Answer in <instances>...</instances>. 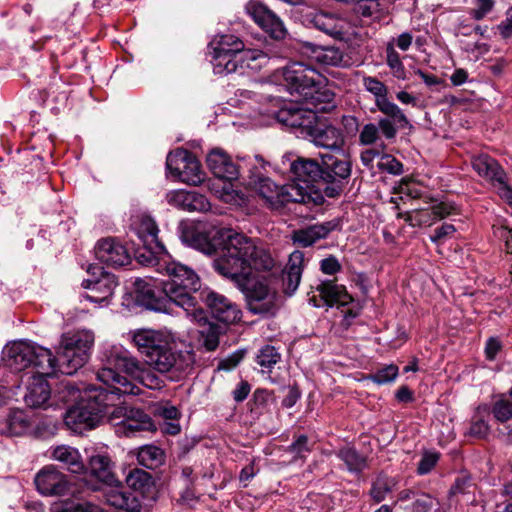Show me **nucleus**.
Wrapping results in <instances>:
<instances>
[{
  "label": "nucleus",
  "instance_id": "f257e3e1",
  "mask_svg": "<svg viewBox=\"0 0 512 512\" xmlns=\"http://www.w3.org/2000/svg\"><path fill=\"white\" fill-rule=\"evenodd\" d=\"M196 241L203 253L217 255L213 263L215 270L241 290L251 313L276 314L280 307L277 291L252 278V270L268 271L274 265L270 253L262 244L218 225H213L207 236H199Z\"/></svg>",
  "mask_w": 512,
  "mask_h": 512
},
{
  "label": "nucleus",
  "instance_id": "f03ea898",
  "mask_svg": "<svg viewBox=\"0 0 512 512\" xmlns=\"http://www.w3.org/2000/svg\"><path fill=\"white\" fill-rule=\"evenodd\" d=\"M97 378L107 387H91L85 389L82 401L70 407L64 417L66 426L76 433L94 428L102 419L107 409L116 405L120 396L139 395V386L120 376L112 368H102Z\"/></svg>",
  "mask_w": 512,
  "mask_h": 512
},
{
  "label": "nucleus",
  "instance_id": "7ed1b4c3",
  "mask_svg": "<svg viewBox=\"0 0 512 512\" xmlns=\"http://www.w3.org/2000/svg\"><path fill=\"white\" fill-rule=\"evenodd\" d=\"M133 343L143 356L145 364L161 374H170L171 379L188 375L195 364L191 350L177 349L173 338L161 330L138 329L133 333Z\"/></svg>",
  "mask_w": 512,
  "mask_h": 512
},
{
  "label": "nucleus",
  "instance_id": "20e7f679",
  "mask_svg": "<svg viewBox=\"0 0 512 512\" xmlns=\"http://www.w3.org/2000/svg\"><path fill=\"white\" fill-rule=\"evenodd\" d=\"M290 171L304 182L321 183L324 193L330 198L339 196L351 176L349 160L331 154L321 156V163L313 159L298 158L290 165Z\"/></svg>",
  "mask_w": 512,
  "mask_h": 512
},
{
  "label": "nucleus",
  "instance_id": "39448f33",
  "mask_svg": "<svg viewBox=\"0 0 512 512\" xmlns=\"http://www.w3.org/2000/svg\"><path fill=\"white\" fill-rule=\"evenodd\" d=\"M158 270L168 277L162 280V292L187 312L196 311L197 298L194 295L200 289V278L196 272L179 262H157Z\"/></svg>",
  "mask_w": 512,
  "mask_h": 512
},
{
  "label": "nucleus",
  "instance_id": "423d86ee",
  "mask_svg": "<svg viewBox=\"0 0 512 512\" xmlns=\"http://www.w3.org/2000/svg\"><path fill=\"white\" fill-rule=\"evenodd\" d=\"M212 64L216 74H230L249 67L258 52L245 49L243 41L231 34L218 35L209 43Z\"/></svg>",
  "mask_w": 512,
  "mask_h": 512
},
{
  "label": "nucleus",
  "instance_id": "0eeeda50",
  "mask_svg": "<svg viewBox=\"0 0 512 512\" xmlns=\"http://www.w3.org/2000/svg\"><path fill=\"white\" fill-rule=\"evenodd\" d=\"M363 86L374 95L377 109L386 116L378 121L381 133L386 139H394L398 129L412 127L399 106L388 99V88L382 81L366 76L363 78Z\"/></svg>",
  "mask_w": 512,
  "mask_h": 512
},
{
  "label": "nucleus",
  "instance_id": "6e6552de",
  "mask_svg": "<svg viewBox=\"0 0 512 512\" xmlns=\"http://www.w3.org/2000/svg\"><path fill=\"white\" fill-rule=\"evenodd\" d=\"M94 343V335L89 331L64 334L58 348L59 372L73 375L85 365Z\"/></svg>",
  "mask_w": 512,
  "mask_h": 512
},
{
  "label": "nucleus",
  "instance_id": "1a4fd4ad",
  "mask_svg": "<svg viewBox=\"0 0 512 512\" xmlns=\"http://www.w3.org/2000/svg\"><path fill=\"white\" fill-rule=\"evenodd\" d=\"M283 78L290 95L297 101H303L306 96L312 95L311 91H315L321 75L307 64L293 62L284 68Z\"/></svg>",
  "mask_w": 512,
  "mask_h": 512
},
{
  "label": "nucleus",
  "instance_id": "9d476101",
  "mask_svg": "<svg viewBox=\"0 0 512 512\" xmlns=\"http://www.w3.org/2000/svg\"><path fill=\"white\" fill-rule=\"evenodd\" d=\"M166 168L174 177L189 185H199L205 178L199 161L186 149L178 148L170 152L167 155Z\"/></svg>",
  "mask_w": 512,
  "mask_h": 512
},
{
  "label": "nucleus",
  "instance_id": "9b49d317",
  "mask_svg": "<svg viewBox=\"0 0 512 512\" xmlns=\"http://www.w3.org/2000/svg\"><path fill=\"white\" fill-rule=\"evenodd\" d=\"M294 175L291 183L281 186L280 201L283 202L281 211L291 209V205H304L311 209L323 204L324 197L314 189V182H304Z\"/></svg>",
  "mask_w": 512,
  "mask_h": 512
},
{
  "label": "nucleus",
  "instance_id": "f8f14e48",
  "mask_svg": "<svg viewBox=\"0 0 512 512\" xmlns=\"http://www.w3.org/2000/svg\"><path fill=\"white\" fill-rule=\"evenodd\" d=\"M87 272L92 278L82 282V286L89 290L85 298L94 303L107 301L114 293L117 281L114 275L103 271L102 267L90 265Z\"/></svg>",
  "mask_w": 512,
  "mask_h": 512
},
{
  "label": "nucleus",
  "instance_id": "ddd939ff",
  "mask_svg": "<svg viewBox=\"0 0 512 512\" xmlns=\"http://www.w3.org/2000/svg\"><path fill=\"white\" fill-rule=\"evenodd\" d=\"M246 12L262 29L275 40H282L287 34L283 21L266 4L251 0L245 6Z\"/></svg>",
  "mask_w": 512,
  "mask_h": 512
},
{
  "label": "nucleus",
  "instance_id": "4468645a",
  "mask_svg": "<svg viewBox=\"0 0 512 512\" xmlns=\"http://www.w3.org/2000/svg\"><path fill=\"white\" fill-rule=\"evenodd\" d=\"M248 173L247 186L264 200L269 209L281 212V186L266 177L258 167L251 168Z\"/></svg>",
  "mask_w": 512,
  "mask_h": 512
},
{
  "label": "nucleus",
  "instance_id": "2eb2a0df",
  "mask_svg": "<svg viewBox=\"0 0 512 512\" xmlns=\"http://www.w3.org/2000/svg\"><path fill=\"white\" fill-rule=\"evenodd\" d=\"M275 117L278 122L291 128L300 129L301 133L305 135L318 118L312 108L293 102L279 109Z\"/></svg>",
  "mask_w": 512,
  "mask_h": 512
},
{
  "label": "nucleus",
  "instance_id": "dca6fc26",
  "mask_svg": "<svg viewBox=\"0 0 512 512\" xmlns=\"http://www.w3.org/2000/svg\"><path fill=\"white\" fill-rule=\"evenodd\" d=\"M34 483L38 492L44 496H64L70 490L67 475L52 465L42 468L36 474Z\"/></svg>",
  "mask_w": 512,
  "mask_h": 512
},
{
  "label": "nucleus",
  "instance_id": "f3484780",
  "mask_svg": "<svg viewBox=\"0 0 512 512\" xmlns=\"http://www.w3.org/2000/svg\"><path fill=\"white\" fill-rule=\"evenodd\" d=\"M200 297L219 322L232 324L240 320L241 311L224 295L209 290L200 292Z\"/></svg>",
  "mask_w": 512,
  "mask_h": 512
},
{
  "label": "nucleus",
  "instance_id": "a211bd4d",
  "mask_svg": "<svg viewBox=\"0 0 512 512\" xmlns=\"http://www.w3.org/2000/svg\"><path fill=\"white\" fill-rule=\"evenodd\" d=\"M306 136L317 147L332 151H341L345 143L344 135L339 128L318 119L308 130Z\"/></svg>",
  "mask_w": 512,
  "mask_h": 512
},
{
  "label": "nucleus",
  "instance_id": "6ab92c4d",
  "mask_svg": "<svg viewBox=\"0 0 512 512\" xmlns=\"http://www.w3.org/2000/svg\"><path fill=\"white\" fill-rule=\"evenodd\" d=\"M95 255L99 261L113 268L122 267L131 262L126 247L112 237L103 238L97 242Z\"/></svg>",
  "mask_w": 512,
  "mask_h": 512
},
{
  "label": "nucleus",
  "instance_id": "aec40b11",
  "mask_svg": "<svg viewBox=\"0 0 512 512\" xmlns=\"http://www.w3.org/2000/svg\"><path fill=\"white\" fill-rule=\"evenodd\" d=\"M340 229V220L332 219L323 223H316L297 230L291 234V240L294 245L302 248L310 247L321 239Z\"/></svg>",
  "mask_w": 512,
  "mask_h": 512
},
{
  "label": "nucleus",
  "instance_id": "412c9836",
  "mask_svg": "<svg viewBox=\"0 0 512 512\" xmlns=\"http://www.w3.org/2000/svg\"><path fill=\"white\" fill-rule=\"evenodd\" d=\"M134 285L137 302L151 310L166 311L168 304L172 303L170 298L162 292L160 283V287H156L144 279H137Z\"/></svg>",
  "mask_w": 512,
  "mask_h": 512
},
{
  "label": "nucleus",
  "instance_id": "4be33fe9",
  "mask_svg": "<svg viewBox=\"0 0 512 512\" xmlns=\"http://www.w3.org/2000/svg\"><path fill=\"white\" fill-rule=\"evenodd\" d=\"M34 344L26 341H16L8 344L3 349L2 359L10 369L20 372L31 366Z\"/></svg>",
  "mask_w": 512,
  "mask_h": 512
},
{
  "label": "nucleus",
  "instance_id": "5701e85b",
  "mask_svg": "<svg viewBox=\"0 0 512 512\" xmlns=\"http://www.w3.org/2000/svg\"><path fill=\"white\" fill-rule=\"evenodd\" d=\"M302 50L313 60L325 66L346 67L349 65V58L341 49L334 46H319L305 42L302 45Z\"/></svg>",
  "mask_w": 512,
  "mask_h": 512
},
{
  "label": "nucleus",
  "instance_id": "b1692460",
  "mask_svg": "<svg viewBox=\"0 0 512 512\" xmlns=\"http://www.w3.org/2000/svg\"><path fill=\"white\" fill-rule=\"evenodd\" d=\"M207 166L213 175L219 179L232 181L239 176V167L222 149H213L206 158Z\"/></svg>",
  "mask_w": 512,
  "mask_h": 512
},
{
  "label": "nucleus",
  "instance_id": "393cba45",
  "mask_svg": "<svg viewBox=\"0 0 512 512\" xmlns=\"http://www.w3.org/2000/svg\"><path fill=\"white\" fill-rule=\"evenodd\" d=\"M132 225L144 246H150L152 249V245H155L158 251H165V246L158 239L159 229L153 218L142 214L136 217Z\"/></svg>",
  "mask_w": 512,
  "mask_h": 512
},
{
  "label": "nucleus",
  "instance_id": "a878e982",
  "mask_svg": "<svg viewBox=\"0 0 512 512\" xmlns=\"http://www.w3.org/2000/svg\"><path fill=\"white\" fill-rule=\"evenodd\" d=\"M107 362L109 366H106L105 368H112L116 373L117 371L115 369L121 370L135 380L146 365L145 362L142 363L128 351L112 352L108 357ZM118 374L122 376L119 372Z\"/></svg>",
  "mask_w": 512,
  "mask_h": 512
},
{
  "label": "nucleus",
  "instance_id": "bb28decb",
  "mask_svg": "<svg viewBox=\"0 0 512 512\" xmlns=\"http://www.w3.org/2000/svg\"><path fill=\"white\" fill-rule=\"evenodd\" d=\"M304 265V253L296 250L291 253L283 272V290L285 294L292 295L298 288Z\"/></svg>",
  "mask_w": 512,
  "mask_h": 512
},
{
  "label": "nucleus",
  "instance_id": "cd10ccee",
  "mask_svg": "<svg viewBox=\"0 0 512 512\" xmlns=\"http://www.w3.org/2000/svg\"><path fill=\"white\" fill-rule=\"evenodd\" d=\"M473 169L482 177L496 181L499 184L507 186L505 184L506 174L499 163L492 157L486 154H482L472 159Z\"/></svg>",
  "mask_w": 512,
  "mask_h": 512
},
{
  "label": "nucleus",
  "instance_id": "c85d7f7f",
  "mask_svg": "<svg viewBox=\"0 0 512 512\" xmlns=\"http://www.w3.org/2000/svg\"><path fill=\"white\" fill-rule=\"evenodd\" d=\"M315 289L319 292L320 298L329 307H332L334 304L345 306L352 302V297L348 294L345 287L336 284L334 281H323Z\"/></svg>",
  "mask_w": 512,
  "mask_h": 512
},
{
  "label": "nucleus",
  "instance_id": "c756f323",
  "mask_svg": "<svg viewBox=\"0 0 512 512\" xmlns=\"http://www.w3.org/2000/svg\"><path fill=\"white\" fill-rule=\"evenodd\" d=\"M311 22L316 29L335 39H343L346 34L345 21L335 15L324 12L317 13Z\"/></svg>",
  "mask_w": 512,
  "mask_h": 512
},
{
  "label": "nucleus",
  "instance_id": "7c9ffc66",
  "mask_svg": "<svg viewBox=\"0 0 512 512\" xmlns=\"http://www.w3.org/2000/svg\"><path fill=\"white\" fill-rule=\"evenodd\" d=\"M89 468L91 474L99 481L113 485L118 483L113 472L114 463L108 455L97 454L90 457Z\"/></svg>",
  "mask_w": 512,
  "mask_h": 512
},
{
  "label": "nucleus",
  "instance_id": "2f4dec72",
  "mask_svg": "<svg viewBox=\"0 0 512 512\" xmlns=\"http://www.w3.org/2000/svg\"><path fill=\"white\" fill-rule=\"evenodd\" d=\"M31 366L37 368L40 376H52L59 371L58 355L54 356L49 349L42 346H34Z\"/></svg>",
  "mask_w": 512,
  "mask_h": 512
},
{
  "label": "nucleus",
  "instance_id": "473e14b6",
  "mask_svg": "<svg viewBox=\"0 0 512 512\" xmlns=\"http://www.w3.org/2000/svg\"><path fill=\"white\" fill-rule=\"evenodd\" d=\"M51 390L48 382L42 377H34L28 385L24 396L25 403L32 408L42 407L50 398Z\"/></svg>",
  "mask_w": 512,
  "mask_h": 512
},
{
  "label": "nucleus",
  "instance_id": "72a5a7b5",
  "mask_svg": "<svg viewBox=\"0 0 512 512\" xmlns=\"http://www.w3.org/2000/svg\"><path fill=\"white\" fill-rule=\"evenodd\" d=\"M102 495L105 503L116 509L132 511L137 507L136 499L123 491L119 485H109L103 490Z\"/></svg>",
  "mask_w": 512,
  "mask_h": 512
},
{
  "label": "nucleus",
  "instance_id": "f704fd0d",
  "mask_svg": "<svg viewBox=\"0 0 512 512\" xmlns=\"http://www.w3.org/2000/svg\"><path fill=\"white\" fill-rule=\"evenodd\" d=\"M52 458L63 463L72 473L80 474L85 471V465L78 450L71 446L59 445L55 447L52 451Z\"/></svg>",
  "mask_w": 512,
  "mask_h": 512
},
{
  "label": "nucleus",
  "instance_id": "c9c22d12",
  "mask_svg": "<svg viewBox=\"0 0 512 512\" xmlns=\"http://www.w3.org/2000/svg\"><path fill=\"white\" fill-rule=\"evenodd\" d=\"M311 96H306L302 102L305 103L307 107L312 108L316 113L318 111H326L330 106H332V102L334 100V93L322 86L321 79L316 85L315 91H311Z\"/></svg>",
  "mask_w": 512,
  "mask_h": 512
},
{
  "label": "nucleus",
  "instance_id": "e433bc0d",
  "mask_svg": "<svg viewBox=\"0 0 512 512\" xmlns=\"http://www.w3.org/2000/svg\"><path fill=\"white\" fill-rule=\"evenodd\" d=\"M127 485L143 496L149 495L154 489V480L150 473L145 470L134 468L126 476Z\"/></svg>",
  "mask_w": 512,
  "mask_h": 512
},
{
  "label": "nucleus",
  "instance_id": "4c0bfd02",
  "mask_svg": "<svg viewBox=\"0 0 512 512\" xmlns=\"http://www.w3.org/2000/svg\"><path fill=\"white\" fill-rule=\"evenodd\" d=\"M138 463L148 469H156L165 461L164 451L155 445H144L137 450Z\"/></svg>",
  "mask_w": 512,
  "mask_h": 512
},
{
  "label": "nucleus",
  "instance_id": "58836bf2",
  "mask_svg": "<svg viewBox=\"0 0 512 512\" xmlns=\"http://www.w3.org/2000/svg\"><path fill=\"white\" fill-rule=\"evenodd\" d=\"M396 485L397 481L395 478L379 474L372 483L370 495L376 503H380L395 489Z\"/></svg>",
  "mask_w": 512,
  "mask_h": 512
},
{
  "label": "nucleus",
  "instance_id": "ea45409f",
  "mask_svg": "<svg viewBox=\"0 0 512 512\" xmlns=\"http://www.w3.org/2000/svg\"><path fill=\"white\" fill-rule=\"evenodd\" d=\"M337 456L346 464L349 471L359 472L366 467V457L354 447L346 446L337 452Z\"/></svg>",
  "mask_w": 512,
  "mask_h": 512
},
{
  "label": "nucleus",
  "instance_id": "a19ab883",
  "mask_svg": "<svg viewBox=\"0 0 512 512\" xmlns=\"http://www.w3.org/2000/svg\"><path fill=\"white\" fill-rule=\"evenodd\" d=\"M281 360V354L274 346L265 345L256 357V362L262 368V372H271L272 368Z\"/></svg>",
  "mask_w": 512,
  "mask_h": 512
},
{
  "label": "nucleus",
  "instance_id": "79ce46f5",
  "mask_svg": "<svg viewBox=\"0 0 512 512\" xmlns=\"http://www.w3.org/2000/svg\"><path fill=\"white\" fill-rule=\"evenodd\" d=\"M223 332V327L219 324L209 323L201 331L202 344L208 351H214L219 345V335Z\"/></svg>",
  "mask_w": 512,
  "mask_h": 512
},
{
  "label": "nucleus",
  "instance_id": "37998d69",
  "mask_svg": "<svg viewBox=\"0 0 512 512\" xmlns=\"http://www.w3.org/2000/svg\"><path fill=\"white\" fill-rule=\"evenodd\" d=\"M397 375L398 367L396 365L390 364L378 369L374 373L369 374L367 379L378 385H383L393 382Z\"/></svg>",
  "mask_w": 512,
  "mask_h": 512
},
{
  "label": "nucleus",
  "instance_id": "c03bdc74",
  "mask_svg": "<svg viewBox=\"0 0 512 512\" xmlns=\"http://www.w3.org/2000/svg\"><path fill=\"white\" fill-rule=\"evenodd\" d=\"M59 397L63 402L77 404L85 397V391L82 392L79 387L70 382H62Z\"/></svg>",
  "mask_w": 512,
  "mask_h": 512
},
{
  "label": "nucleus",
  "instance_id": "a18cd8bd",
  "mask_svg": "<svg viewBox=\"0 0 512 512\" xmlns=\"http://www.w3.org/2000/svg\"><path fill=\"white\" fill-rule=\"evenodd\" d=\"M7 427L10 435H21L29 427V421L23 412H15L8 417Z\"/></svg>",
  "mask_w": 512,
  "mask_h": 512
},
{
  "label": "nucleus",
  "instance_id": "49530a36",
  "mask_svg": "<svg viewBox=\"0 0 512 512\" xmlns=\"http://www.w3.org/2000/svg\"><path fill=\"white\" fill-rule=\"evenodd\" d=\"M492 413L495 419L502 423L512 419V404L510 400L502 395L501 398L493 404Z\"/></svg>",
  "mask_w": 512,
  "mask_h": 512
},
{
  "label": "nucleus",
  "instance_id": "de8ad7c7",
  "mask_svg": "<svg viewBox=\"0 0 512 512\" xmlns=\"http://www.w3.org/2000/svg\"><path fill=\"white\" fill-rule=\"evenodd\" d=\"M155 370L145 365L142 372L136 379L139 383L145 387L153 390L161 389L164 386L163 380H161L154 372Z\"/></svg>",
  "mask_w": 512,
  "mask_h": 512
},
{
  "label": "nucleus",
  "instance_id": "09e8293b",
  "mask_svg": "<svg viewBox=\"0 0 512 512\" xmlns=\"http://www.w3.org/2000/svg\"><path fill=\"white\" fill-rule=\"evenodd\" d=\"M387 53V65L393 70V74L395 77L399 79H404V67L401 62L399 54L396 52L392 44H388L386 48Z\"/></svg>",
  "mask_w": 512,
  "mask_h": 512
},
{
  "label": "nucleus",
  "instance_id": "8fccbe9b",
  "mask_svg": "<svg viewBox=\"0 0 512 512\" xmlns=\"http://www.w3.org/2000/svg\"><path fill=\"white\" fill-rule=\"evenodd\" d=\"M354 12L362 17H372L380 11L377 0H357L354 3Z\"/></svg>",
  "mask_w": 512,
  "mask_h": 512
},
{
  "label": "nucleus",
  "instance_id": "3c124183",
  "mask_svg": "<svg viewBox=\"0 0 512 512\" xmlns=\"http://www.w3.org/2000/svg\"><path fill=\"white\" fill-rule=\"evenodd\" d=\"M210 208L208 199L196 192H188L186 198L187 211H207Z\"/></svg>",
  "mask_w": 512,
  "mask_h": 512
},
{
  "label": "nucleus",
  "instance_id": "603ef678",
  "mask_svg": "<svg viewBox=\"0 0 512 512\" xmlns=\"http://www.w3.org/2000/svg\"><path fill=\"white\" fill-rule=\"evenodd\" d=\"M57 512H104L91 502H67Z\"/></svg>",
  "mask_w": 512,
  "mask_h": 512
},
{
  "label": "nucleus",
  "instance_id": "864d4df0",
  "mask_svg": "<svg viewBox=\"0 0 512 512\" xmlns=\"http://www.w3.org/2000/svg\"><path fill=\"white\" fill-rule=\"evenodd\" d=\"M117 432L122 433L126 436H130L139 431L150 430L153 425H144V423L136 422L135 420H121L117 423Z\"/></svg>",
  "mask_w": 512,
  "mask_h": 512
},
{
  "label": "nucleus",
  "instance_id": "5fc2aeb1",
  "mask_svg": "<svg viewBox=\"0 0 512 512\" xmlns=\"http://www.w3.org/2000/svg\"><path fill=\"white\" fill-rule=\"evenodd\" d=\"M379 130L381 131L379 125L376 126L373 123L364 125L359 134L360 143L363 145L374 144L379 138Z\"/></svg>",
  "mask_w": 512,
  "mask_h": 512
},
{
  "label": "nucleus",
  "instance_id": "6e6d98bb",
  "mask_svg": "<svg viewBox=\"0 0 512 512\" xmlns=\"http://www.w3.org/2000/svg\"><path fill=\"white\" fill-rule=\"evenodd\" d=\"M378 167L394 175H399L403 172L402 163L391 155L383 156Z\"/></svg>",
  "mask_w": 512,
  "mask_h": 512
},
{
  "label": "nucleus",
  "instance_id": "4d7b16f0",
  "mask_svg": "<svg viewBox=\"0 0 512 512\" xmlns=\"http://www.w3.org/2000/svg\"><path fill=\"white\" fill-rule=\"evenodd\" d=\"M438 461V455L436 453H425L421 458L417 472L421 475L429 473Z\"/></svg>",
  "mask_w": 512,
  "mask_h": 512
},
{
  "label": "nucleus",
  "instance_id": "13d9d810",
  "mask_svg": "<svg viewBox=\"0 0 512 512\" xmlns=\"http://www.w3.org/2000/svg\"><path fill=\"white\" fill-rule=\"evenodd\" d=\"M187 193L184 190L170 191L166 194V200L170 205L185 210Z\"/></svg>",
  "mask_w": 512,
  "mask_h": 512
},
{
  "label": "nucleus",
  "instance_id": "bf43d9fd",
  "mask_svg": "<svg viewBox=\"0 0 512 512\" xmlns=\"http://www.w3.org/2000/svg\"><path fill=\"white\" fill-rule=\"evenodd\" d=\"M244 352L243 351H237L228 356L227 358L221 360L218 363V370H225L229 371L234 369L243 359Z\"/></svg>",
  "mask_w": 512,
  "mask_h": 512
},
{
  "label": "nucleus",
  "instance_id": "052dcab7",
  "mask_svg": "<svg viewBox=\"0 0 512 512\" xmlns=\"http://www.w3.org/2000/svg\"><path fill=\"white\" fill-rule=\"evenodd\" d=\"M291 453L297 457H304L305 453L309 452L308 438L305 435H300L288 448Z\"/></svg>",
  "mask_w": 512,
  "mask_h": 512
},
{
  "label": "nucleus",
  "instance_id": "680f3d73",
  "mask_svg": "<svg viewBox=\"0 0 512 512\" xmlns=\"http://www.w3.org/2000/svg\"><path fill=\"white\" fill-rule=\"evenodd\" d=\"M342 266L335 256H329L320 262V269L323 273L334 275L341 270Z\"/></svg>",
  "mask_w": 512,
  "mask_h": 512
},
{
  "label": "nucleus",
  "instance_id": "e2e57ef3",
  "mask_svg": "<svg viewBox=\"0 0 512 512\" xmlns=\"http://www.w3.org/2000/svg\"><path fill=\"white\" fill-rule=\"evenodd\" d=\"M477 1V8L473 9L471 12V15L476 20L483 19L487 13H489L493 6H494V0H476Z\"/></svg>",
  "mask_w": 512,
  "mask_h": 512
},
{
  "label": "nucleus",
  "instance_id": "0e129e2a",
  "mask_svg": "<svg viewBox=\"0 0 512 512\" xmlns=\"http://www.w3.org/2000/svg\"><path fill=\"white\" fill-rule=\"evenodd\" d=\"M489 432V425L483 419L472 421L469 434L477 438L485 437Z\"/></svg>",
  "mask_w": 512,
  "mask_h": 512
},
{
  "label": "nucleus",
  "instance_id": "69168bd1",
  "mask_svg": "<svg viewBox=\"0 0 512 512\" xmlns=\"http://www.w3.org/2000/svg\"><path fill=\"white\" fill-rule=\"evenodd\" d=\"M126 420H135L136 422L144 423V425H153L151 418L141 409L129 408L128 415L125 417Z\"/></svg>",
  "mask_w": 512,
  "mask_h": 512
},
{
  "label": "nucleus",
  "instance_id": "338daca9",
  "mask_svg": "<svg viewBox=\"0 0 512 512\" xmlns=\"http://www.w3.org/2000/svg\"><path fill=\"white\" fill-rule=\"evenodd\" d=\"M454 232L455 227L452 224H443L441 227L435 230L434 234L430 236V239L432 242H438Z\"/></svg>",
  "mask_w": 512,
  "mask_h": 512
},
{
  "label": "nucleus",
  "instance_id": "774afa93",
  "mask_svg": "<svg viewBox=\"0 0 512 512\" xmlns=\"http://www.w3.org/2000/svg\"><path fill=\"white\" fill-rule=\"evenodd\" d=\"M433 501L430 496L423 495L414 502V510L416 512H427L432 508Z\"/></svg>",
  "mask_w": 512,
  "mask_h": 512
}]
</instances>
